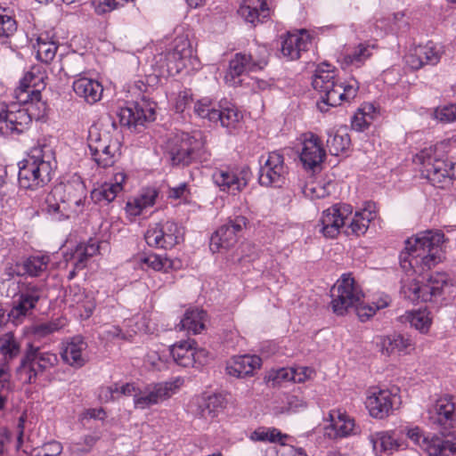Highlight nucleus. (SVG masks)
<instances>
[{"label": "nucleus", "mask_w": 456, "mask_h": 456, "mask_svg": "<svg viewBox=\"0 0 456 456\" xmlns=\"http://www.w3.org/2000/svg\"><path fill=\"white\" fill-rule=\"evenodd\" d=\"M444 237L440 231H425L405 241V252L402 253L400 261L405 273L401 294L409 301L429 302L452 292V279L446 273L424 276L443 260Z\"/></svg>", "instance_id": "f257e3e1"}, {"label": "nucleus", "mask_w": 456, "mask_h": 456, "mask_svg": "<svg viewBox=\"0 0 456 456\" xmlns=\"http://www.w3.org/2000/svg\"><path fill=\"white\" fill-rule=\"evenodd\" d=\"M18 183L21 189L37 191L45 187L56 167L55 152L50 142L38 141L18 164Z\"/></svg>", "instance_id": "f03ea898"}, {"label": "nucleus", "mask_w": 456, "mask_h": 456, "mask_svg": "<svg viewBox=\"0 0 456 456\" xmlns=\"http://www.w3.org/2000/svg\"><path fill=\"white\" fill-rule=\"evenodd\" d=\"M312 85L321 95L317 107L326 112L329 107H337L344 102L354 100L359 90V83L354 78L343 81L337 77L335 69L328 63L319 65L313 76Z\"/></svg>", "instance_id": "7ed1b4c3"}, {"label": "nucleus", "mask_w": 456, "mask_h": 456, "mask_svg": "<svg viewBox=\"0 0 456 456\" xmlns=\"http://www.w3.org/2000/svg\"><path fill=\"white\" fill-rule=\"evenodd\" d=\"M27 102L0 103V134L9 136L20 134L28 129L33 119L39 120L46 114V103L42 101L41 94H28Z\"/></svg>", "instance_id": "20e7f679"}, {"label": "nucleus", "mask_w": 456, "mask_h": 456, "mask_svg": "<svg viewBox=\"0 0 456 456\" xmlns=\"http://www.w3.org/2000/svg\"><path fill=\"white\" fill-rule=\"evenodd\" d=\"M168 155L172 165L183 167L206 161L210 156L206 149V137L199 130L175 134L169 142Z\"/></svg>", "instance_id": "39448f33"}, {"label": "nucleus", "mask_w": 456, "mask_h": 456, "mask_svg": "<svg viewBox=\"0 0 456 456\" xmlns=\"http://www.w3.org/2000/svg\"><path fill=\"white\" fill-rule=\"evenodd\" d=\"M6 295L12 297V306L7 314L8 321L19 325L27 317L33 315L38 302L45 296V289L41 283L23 281L6 290Z\"/></svg>", "instance_id": "423d86ee"}, {"label": "nucleus", "mask_w": 456, "mask_h": 456, "mask_svg": "<svg viewBox=\"0 0 456 456\" xmlns=\"http://www.w3.org/2000/svg\"><path fill=\"white\" fill-rule=\"evenodd\" d=\"M269 50L265 45H256L248 53H237L229 61L224 80L230 86H238L241 76L264 69L269 59Z\"/></svg>", "instance_id": "0eeeda50"}, {"label": "nucleus", "mask_w": 456, "mask_h": 456, "mask_svg": "<svg viewBox=\"0 0 456 456\" xmlns=\"http://www.w3.org/2000/svg\"><path fill=\"white\" fill-rule=\"evenodd\" d=\"M414 162L421 166V175L434 186L444 187L452 179H456V162L436 158L433 147L416 154Z\"/></svg>", "instance_id": "6e6552de"}, {"label": "nucleus", "mask_w": 456, "mask_h": 456, "mask_svg": "<svg viewBox=\"0 0 456 456\" xmlns=\"http://www.w3.org/2000/svg\"><path fill=\"white\" fill-rule=\"evenodd\" d=\"M58 361L57 354L29 345L17 369L18 378L22 383H35L38 375L53 368Z\"/></svg>", "instance_id": "1a4fd4ad"}, {"label": "nucleus", "mask_w": 456, "mask_h": 456, "mask_svg": "<svg viewBox=\"0 0 456 456\" xmlns=\"http://www.w3.org/2000/svg\"><path fill=\"white\" fill-rule=\"evenodd\" d=\"M331 307L338 315L345 314L363 297L360 285L350 273H345L330 289Z\"/></svg>", "instance_id": "9d476101"}, {"label": "nucleus", "mask_w": 456, "mask_h": 456, "mask_svg": "<svg viewBox=\"0 0 456 456\" xmlns=\"http://www.w3.org/2000/svg\"><path fill=\"white\" fill-rule=\"evenodd\" d=\"M183 228L174 221L156 223L149 226L144 239L148 246L170 249L183 240Z\"/></svg>", "instance_id": "9b49d317"}, {"label": "nucleus", "mask_w": 456, "mask_h": 456, "mask_svg": "<svg viewBox=\"0 0 456 456\" xmlns=\"http://www.w3.org/2000/svg\"><path fill=\"white\" fill-rule=\"evenodd\" d=\"M428 421L443 435L456 428V405L454 397L444 395L436 400L428 410Z\"/></svg>", "instance_id": "f8f14e48"}, {"label": "nucleus", "mask_w": 456, "mask_h": 456, "mask_svg": "<svg viewBox=\"0 0 456 456\" xmlns=\"http://www.w3.org/2000/svg\"><path fill=\"white\" fill-rule=\"evenodd\" d=\"M183 380L176 378L170 381L148 385L135 395L134 407L144 410L170 398L182 387Z\"/></svg>", "instance_id": "ddd939ff"}, {"label": "nucleus", "mask_w": 456, "mask_h": 456, "mask_svg": "<svg viewBox=\"0 0 456 456\" xmlns=\"http://www.w3.org/2000/svg\"><path fill=\"white\" fill-rule=\"evenodd\" d=\"M407 436L428 456H456V441L429 437L419 427L409 428Z\"/></svg>", "instance_id": "4468645a"}, {"label": "nucleus", "mask_w": 456, "mask_h": 456, "mask_svg": "<svg viewBox=\"0 0 456 456\" xmlns=\"http://www.w3.org/2000/svg\"><path fill=\"white\" fill-rule=\"evenodd\" d=\"M352 214L353 208L347 204H335L325 209L318 224L320 232L326 238H336Z\"/></svg>", "instance_id": "2eb2a0df"}, {"label": "nucleus", "mask_w": 456, "mask_h": 456, "mask_svg": "<svg viewBox=\"0 0 456 456\" xmlns=\"http://www.w3.org/2000/svg\"><path fill=\"white\" fill-rule=\"evenodd\" d=\"M248 220L245 216H236L229 218L212 235L210 248L212 251H218L220 248H230L233 247L238 239L241 236L247 226Z\"/></svg>", "instance_id": "dca6fc26"}, {"label": "nucleus", "mask_w": 456, "mask_h": 456, "mask_svg": "<svg viewBox=\"0 0 456 456\" xmlns=\"http://www.w3.org/2000/svg\"><path fill=\"white\" fill-rule=\"evenodd\" d=\"M264 163L259 170V183L264 186L281 187L286 179L288 167L284 163L283 155L278 151L268 154L266 159L262 157Z\"/></svg>", "instance_id": "f3484780"}, {"label": "nucleus", "mask_w": 456, "mask_h": 456, "mask_svg": "<svg viewBox=\"0 0 456 456\" xmlns=\"http://www.w3.org/2000/svg\"><path fill=\"white\" fill-rule=\"evenodd\" d=\"M399 403V397L388 389L371 387L368 390L365 401L366 408L370 415L375 419H385L387 417Z\"/></svg>", "instance_id": "a211bd4d"}, {"label": "nucleus", "mask_w": 456, "mask_h": 456, "mask_svg": "<svg viewBox=\"0 0 456 456\" xmlns=\"http://www.w3.org/2000/svg\"><path fill=\"white\" fill-rule=\"evenodd\" d=\"M118 117L121 126L136 129L144 122L155 119V105L144 101L129 102L126 106L119 108Z\"/></svg>", "instance_id": "6ab92c4d"}, {"label": "nucleus", "mask_w": 456, "mask_h": 456, "mask_svg": "<svg viewBox=\"0 0 456 456\" xmlns=\"http://www.w3.org/2000/svg\"><path fill=\"white\" fill-rule=\"evenodd\" d=\"M301 150L299 159L304 167L314 170L326 158V151L320 137L311 132L303 134L300 138Z\"/></svg>", "instance_id": "aec40b11"}, {"label": "nucleus", "mask_w": 456, "mask_h": 456, "mask_svg": "<svg viewBox=\"0 0 456 456\" xmlns=\"http://www.w3.org/2000/svg\"><path fill=\"white\" fill-rule=\"evenodd\" d=\"M212 180L220 191L232 194L241 191L248 184L245 172H238L229 167L215 169Z\"/></svg>", "instance_id": "412c9836"}, {"label": "nucleus", "mask_w": 456, "mask_h": 456, "mask_svg": "<svg viewBox=\"0 0 456 456\" xmlns=\"http://www.w3.org/2000/svg\"><path fill=\"white\" fill-rule=\"evenodd\" d=\"M443 54V46L428 42L411 50L410 53L406 55V63L412 69H419L426 65L435 66L440 61Z\"/></svg>", "instance_id": "4be33fe9"}, {"label": "nucleus", "mask_w": 456, "mask_h": 456, "mask_svg": "<svg viewBox=\"0 0 456 456\" xmlns=\"http://www.w3.org/2000/svg\"><path fill=\"white\" fill-rule=\"evenodd\" d=\"M192 48L186 37H177L173 48L167 53L166 61L170 74L180 73L188 64L191 63Z\"/></svg>", "instance_id": "5701e85b"}, {"label": "nucleus", "mask_w": 456, "mask_h": 456, "mask_svg": "<svg viewBox=\"0 0 456 456\" xmlns=\"http://www.w3.org/2000/svg\"><path fill=\"white\" fill-rule=\"evenodd\" d=\"M46 75L42 66H33L25 73L20 81V86L15 90V97L18 102H27L28 94L39 95L45 87Z\"/></svg>", "instance_id": "b1692460"}, {"label": "nucleus", "mask_w": 456, "mask_h": 456, "mask_svg": "<svg viewBox=\"0 0 456 456\" xmlns=\"http://www.w3.org/2000/svg\"><path fill=\"white\" fill-rule=\"evenodd\" d=\"M87 343L80 336L70 338L61 353L64 362L74 368L83 367L88 361Z\"/></svg>", "instance_id": "393cba45"}, {"label": "nucleus", "mask_w": 456, "mask_h": 456, "mask_svg": "<svg viewBox=\"0 0 456 456\" xmlns=\"http://www.w3.org/2000/svg\"><path fill=\"white\" fill-rule=\"evenodd\" d=\"M262 360L257 355H237L229 360L226 365L227 374L242 379L253 376L254 371L261 367Z\"/></svg>", "instance_id": "a878e982"}, {"label": "nucleus", "mask_w": 456, "mask_h": 456, "mask_svg": "<svg viewBox=\"0 0 456 456\" xmlns=\"http://www.w3.org/2000/svg\"><path fill=\"white\" fill-rule=\"evenodd\" d=\"M376 216L375 205L371 202H367L362 209L356 211L352 217H349L345 233L355 236L363 235L367 232L370 222Z\"/></svg>", "instance_id": "bb28decb"}, {"label": "nucleus", "mask_w": 456, "mask_h": 456, "mask_svg": "<svg viewBox=\"0 0 456 456\" xmlns=\"http://www.w3.org/2000/svg\"><path fill=\"white\" fill-rule=\"evenodd\" d=\"M330 425L326 427L330 437H345L353 434L354 420L341 410H332L329 412Z\"/></svg>", "instance_id": "cd10ccee"}, {"label": "nucleus", "mask_w": 456, "mask_h": 456, "mask_svg": "<svg viewBox=\"0 0 456 456\" xmlns=\"http://www.w3.org/2000/svg\"><path fill=\"white\" fill-rule=\"evenodd\" d=\"M194 340L180 341L173 345L170 348V354L174 361L181 366L191 367L199 361L203 351H197Z\"/></svg>", "instance_id": "c85d7f7f"}, {"label": "nucleus", "mask_w": 456, "mask_h": 456, "mask_svg": "<svg viewBox=\"0 0 456 456\" xmlns=\"http://www.w3.org/2000/svg\"><path fill=\"white\" fill-rule=\"evenodd\" d=\"M75 94L87 103L94 104L101 100L102 86L95 79L87 77H79L73 81Z\"/></svg>", "instance_id": "c756f323"}, {"label": "nucleus", "mask_w": 456, "mask_h": 456, "mask_svg": "<svg viewBox=\"0 0 456 456\" xmlns=\"http://www.w3.org/2000/svg\"><path fill=\"white\" fill-rule=\"evenodd\" d=\"M378 346L383 354L390 355L395 353L408 354L413 349V343L409 337L394 333L378 338Z\"/></svg>", "instance_id": "7c9ffc66"}, {"label": "nucleus", "mask_w": 456, "mask_h": 456, "mask_svg": "<svg viewBox=\"0 0 456 456\" xmlns=\"http://www.w3.org/2000/svg\"><path fill=\"white\" fill-rule=\"evenodd\" d=\"M311 41L305 33L288 34L281 42V53L289 60L300 58L301 53L308 50Z\"/></svg>", "instance_id": "2f4dec72"}, {"label": "nucleus", "mask_w": 456, "mask_h": 456, "mask_svg": "<svg viewBox=\"0 0 456 456\" xmlns=\"http://www.w3.org/2000/svg\"><path fill=\"white\" fill-rule=\"evenodd\" d=\"M270 5L266 0H243L239 13L246 21H263L270 16Z\"/></svg>", "instance_id": "473e14b6"}, {"label": "nucleus", "mask_w": 456, "mask_h": 456, "mask_svg": "<svg viewBox=\"0 0 456 456\" xmlns=\"http://www.w3.org/2000/svg\"><path fill=\"white\" fill-rule=\"evenodd\" d=\"M126 179L124 172H117L110 183H105L98 189L92 191V199L96 202L105 201L110 203L115 200L118 193L123 190V183Z\"/></svg>", "instance_id": "72a5a7b5"}, {"label": "nucleus", "mask_w": 456, "mask_h": 456, "mask_svg": "<svg viewBox=\"0 0 456 456\" xmlns=\"http://www.w3.org/2000/svg\"><path fill=\"white\" fill-rule=\"evenodd\" d=\"M114 143H118L114 140L110 131L98 126H92L88 131L87 144L90 155H97L99 150L109 149Z\"/></svg>", "instance_id": "f704fd0d"}, {"label": "nucleus", "mask_w": 456, "mask_h": 456, "mask_svg": "<svg viewBox=\"0 0 456 456\" xmlns=\"http://www.w3.org/2000/svg\"><path fill=\"white\" fill-rule=\"evenodd\" d=\"M207 313L200 308H190L186 310L181 320L180 330L189 333L198 334L205 329Z\"/></svg>", "instance_id": "c9c22d12"}, {"label": "nucleus", "mask_w": 456, "mask_h": 456, "mask_svg": "<svg viewBox=\"0 0 456 456\" xmlns=\"http://www.w3.org/2000/svg\"><path fill=\"white\" fill-rule=\"evenodd\" d=\"M394 435V432L381 431L370 436V442L376 454L391 453L399 448L400 444Z\"/></svg>", "instance_id": "e433bc0d"}, {"label": "nucleus", "mask_w": 456, "mask_h": 456, "mask_svg": "<svg viewBox=\"0 0 456 456\" xmlns=\"http://www.w3.org/2000/svg\"><path fill=\"white\" fill-rule=\"evenodd\" d=\"M374 47L375 45L370 43H360L354 51L342 56V66L360 68L371 56Z\"/></svg>", "instance_id": "4c0bfd02"}, {"label": "nucleus", "mask_w": 456, "mask_h": 456, "mask_svg": "<svg viewBox=\"0 0 456 456\" xmlns=\"http://www.w3.org/2000/svg\"><path fill=\"white\" fill-rule=\"evenodd\" d=\"M50 257L47 255L30 256L20 262L23 275L37 277L42 275L48 267Z\"/></svg>", "instance_id": "58836bf2"}, {"label": "nucleus", "mask_w": 456, "mask_h": 456, "mask_svg": "<svg viewBox=\"0 0 456 456\" xmlns=\"http://www.w3.org/2000/svg\"><path fill=\"white\" fill-rule=\"evenodd\" d=\"M223 406L220 395H211L199 399L196 414L207 420L213 419Z\"/></svg>", "instance_id": "ea45409f"}, {"label": "nucleus", "mask_w": 456, "mask_h": 456, "mask_svg": "<svg viewBox=\"0 0 456 456\" xmlns=\"http://www.w3.org/2000/svg\"><path fill=\"white\" fill-rule=\"evenodd\" d=\"M242 116L233 105L218 106L216 112H213L214 123H220L226 128H234Z\"/></svg>", "instance_id": "a19ab883"}, {"label": "nucleus", "mask_w": 456, "mask_h": 456, "mask_svg": "<svg viewBox=\"0 0 456 456\" xmlns=\"http://www.w3.org/2000/svg\"><path fill=\"white\" fill-rule=\"evenodd\" d=\"M37 51V57L45 63L50 62L56 55L58 45L53 39H50L47 34H40L37 38V44L34 45Z\"/></svg>", "instance_id": "79ce46f5"}, {"label": "nucleus", "mask_w": 456, "mask_h": 456, "mask_svg": "<svg viewBox=\"0 0 456 456\" xmlns=\"http://www.w3.org/2000/svg\"><path fill=\"white\" fill-rule=\"evenodd\" d=\"M400 320L402 322H409L411 327L421 333H427L432 323L429 312L426 310L406 312L400 317Z\"/></svg>", "instance_id": "37998d69"}, {"label": "nucleus", "mask_w": 456, "mask_h": 456, "mask_svg": "<svg viewBox=\"0 0 456 456\" xmlns=\"http://www.w3.org/2000/svg\"><path fill=\"white\" fill-rule=\"evenodd\" d=\"M98 251L99 245L94 240H89L86 243L78 244L72 254L75 269H83L87 260L96 255Z\"/></svg>", "instance_id": "c03bdc74"}, {"label": "nucleus", "mask_w": 456, "mask_h": 456, "mask_svg": "<svg viewBox=\"0 0 456 456\" xmlns=\"http://www.w3.org/2000/svg\"><path fill=\"white\" fill-rule=\"evenodd\" d=\"M158 197V191L155 189L148 188L142 191L140 196L134 200V204H126L127 211L134 216L140 215L143 208L154 205Z\"/></svg>", "instance_id": "a18cd8bd"}, {"label": "nucleus", "mask_w": 456, "mask_h": 456, "mask_svg": "<svg viewBox=\"0 0 456 456\" xmlns=\"http://www.w3.org/2000/svg\"><path fill=\"white\" fill-rule=\"evenodd\" d=\"M327 147L331 155L338 156L346 151L350 146V136L345 132H329Z\"/></svg>", "instance_id": "49530a36"}, {"label": "nucleus", "mask_w": 456, "mask_h": 456, "mask_svg": "<svg viewBox=\"0 0 456 456\" xmlns=\"http://www.w3.org/2000/svg\"><path fill=\"white\" fill-rule=\"evenodd\" d=\"M20 344L12 333H5L0 337V354L5 362L11 361L20 354Z\"/></svg>", "instance_id": "de8ad7c7"}, {"label": "nucleus", "mask_w": 456, "mask_h": 456, "mask_svg": "<svg viewBox=\"0 0 456 456\" xmlns=\"http://www.w3.org/2000/svg\"><path fill=\"white\" fill-rule=\"evenodd\" d=\"M139 262L158 272L167 273L174 267L173 260L157 254L142 256L139 257Z\"/></svg>", "instance_id": "09e8293b"}, {"label": "nucleus", "mask_w": 456, "mask_h": 456, "mask_svg": "<svg viewBox=\"0 0 456 456\" xmlns=\"http://www.w3.org/2000/svg\"><path fill=\"white\" fill-rule=\"evenodd\" d=\"M287 436L281 434L280 430L274 428H265L260 427L254 430L250 435V440L254 442H281L283 438H286Z\"/></svg>", "instance_id": "8fccbe9b"}, {"label": "nucleus", "mask_w": 456, "mask_h": 456, "mask_svg": "<svg viewBox=\"0 0 456 456\" xmlns=\"http://www.w3.org/2000/svg\"><path fill=\"white\" fill-rule=\"evenodd\" d=\"M118 143H114L109 149L99 150L97 155H91L93 160L101 167H111L117 159Z\"/></svg>", "instance_id": "3c124183"}, {"label": "nucleus", "mask_w": 456, "mask_h": 456, "mask_svg": "<svg viewBox=\"0 0 456 456\" xmlns=\"http://www.w3.org/2000/svg\"><path fill=\"white\" fill-rule=\"evenodd\" d=\"M22 275L20 262L7 265L2 274V289H12L18 283H22L23 281H17L13 279L15 276Z\"/></svg>", "instance_id": "603ef678"}, {"label": "nucleus", "mask_w": 456, "mask_h": 456, "mask_svg": "<svg viewBox=\"0 0 456 456\" xmlns=\"http://www.w3.org/2000/svg\"><path fill=\"white\" fill-rule=\"evenodd\" d=\"M67 320L63 317H59L46 322H42L35 326L34 333L38 337H45L53 332H56L65 327Z\"/></svg>", "instance_id": "864d4df0"}, {"label": "nucleus", "mask_w": 456, "mask_h": 456, "mask_svg": "<svg viewBox=\"0 0 456 456\" xmlns=\"http://www.w3.org/2000/svg\"><path fill=\"white\" fill-rule=\"evenodd\" d=\"M216 104L209 98H202L194 104V113L201 118H207L210 122H214L212 118L213 112H216Z\"/></svg>", "instance_id": "5fc2aeb1"}, {"label": "nucleus", "mask_w": 456, "mask_h": 456, "mask_svg": "<svg viewBox=\"0 0 456 456\" xmlns=\"http://www.w3.org/2000/svg\"><path fill=\"white\" fill-rule=\"evenodd\" d=\"M16 30V20L0 9V40L10 37Z\"/></svg>", "instance_id": "6e6d98bb"}, {"label": "nucleus", "mask_w": 456, "mask_h": 456, "mask_svg": "<svg viewBox=\"0 0 456 456\" xmlns=\"http://www.w3.org/2000/svg\"><path fill=\"white\" fill-rule=\"evenodd\" d=\"M77 191L79 195L75 198L73 197V199H70L69 200H63L67 207L68 213H69V216L71 215L77 216L83 212L85 200L86 199V191H84L80 186H78Z\"/></svg>", "instance_id": "4d7b16f0"}, {"label": "nucleus", "mask_w": 456, "mask_h": 456, "mask_svg": "<svg viewBox=\"0 0 456 456\" xmlns=\"http://www.w3.org/2000/svg\"><path fill=\"white\" fill-rule=\"evenodd\" d=\"M66 73L69 77H83L85 71L84 59L81 55H74L68 59L65 63Z\"/></svg>", "instance_id": "13d9d810"}, {"label": "nucleus", "mask_w": 456, "mask_h": 456, "mask_svg": "<svg viewBox=\"0 0 456 456\" xmlns=\"http://www.w3.org/2000/svg\"><path fill=\"white\" fill-rule=\"evenodd\" d=\"M10 387L9 368L6 362L0 365V410L4 407Z\"/></svg>", "instance_id": "bf43d9fd"}, {"label": "nucleus", "mask_w": 456, "mask_h": 456, "mask_svg": "<svg viewBox=\"0 0 456 456\" xmlns=\"http://www.w3.org/2000/svg\"><path fill=\"white\" fill-rule=\"evenodd\" d=\"M373 120L372 115H366L365 112L357 111L352 118V128L357 132L364 131Z\"/></svg>", "instance_id": "052dcab7"}, {"label": "nucleus", "mask_w": 456, "mask_h": 456, "mask_svg": "<svg viewBox=\"0 0 456 456\" xmlns=\"http://www.w3.org/2000/svg\"><path fill=\"white\" fill-rule=\"evenodd\" d=\"M436 118L443 122H452L456 120V103L444 106L435 110Z\"/></svg>", "instance_id": "680f3d73"}, {"label": "nucleus", "mask_w": 456, "mask_h": 456, "mask_svg": "<svg viewBox=\"0 0 456 456\" xmlns=\"http://www.w3.org/2000/svg\"><path fill=\"white\" fill-rule=\"evenodd\" d=\"M78 186L81 187V189L86 191L85 184L82 181H80L78 178L73 180L72 182H69L63 186V191H64V199L61 200H69L70 199H73V197H77L78 194L77 189Z\"/></svg>", "instance_id": "e2e57ef3"}, {"label": "nucleus", "mask_w": 456, "mask_h": 456, "mask_svg": "<svg viewBox=\"0 0 456 456\" xmlns=\"http://www.w3.org/2000/svg\"><path fill=\"white\" fill-rule=\"evenodd\" d=\"M356 314L361 322H366L376 314L371 304L362 303V300L354 306Z\"/></svg>", "instance_id": "0e129e2a"}, {"label": "nucleus", "mask_w": 456, "mask_h": 456, "mask_svg": "<svg viewBox=\"0 0 456 456\" xmlns=\"http://www.w3.org/2000/svg\"><path fill=\"white\" fill-rule=\"evenodd\" d=\"M191 94L190 91L183 90L178 94L175 101V109L176 112L182 113L191 102Z\"/></svg>", "instance_id": "69168bd1"}, {"label": "nucleus", "mask_w": 456, "mask_h": 456, "mask_svg": "<svg viewBox=\"0 0 456 456\" xmlns=\"http://www.w3.org/2000/svg\"><path fill=\"white\" fill-rule=\"evenodd\" d=\"M62 452V445L60 442L51 441L42 447V454L38 456H60Z\"/></svg>", "instance_id": "338daca9"}, {"label": "nucleus", "mask_w": 456, "mask_h": 456, "mask_svg": "<svg viewBox=\"0 0 456 456\" xmlns=\"http://www.w3.org/2000/svg\"><path fill=\"white\" fill-rule=\"evenodd\" d=\"M278 456H306V453L302 448H296L282 443L278 451Z\"/></svg>", "instance_id": "774afa93"}]
</instances>
